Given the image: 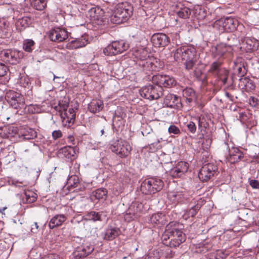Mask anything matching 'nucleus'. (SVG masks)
<instances>
[{"instance_id":"obj_1","label":"nucleus","mask_w":259,"mask_h":259,"mask_svg":"<svg viewBox=\"0 0 259 259\" xmlns=\"http://www.w3.org/2000/svg\"><path fill=\"white\" fill-rule=\"evenodd\" d=\"M164 240H169L170 247H177L185 240V234L180 229L178 225L172 226L169 224L162 236Z\"/></svg>"},{"instance_id":"obj_2","label":"nucleus","mask_w":259,"mask_h":259,"mask_svg":"<svg viewBox=\"0 0 259 259\" xmlns=\"http://www.w3.org/2000/svg\"><path fill=\"white\" fill-rule=\"evenodd\" d=\"M163 186V182L161 180L156 178H149L142 183L140 190L144 194H152L159 191Z\"/></svg>"},{"instance_id":"obj_3","label":"nucleus","mask_w":259,"mask_h":259,"mask_svg":"<svg viewBox=\"0 0 259 259\" xmlns=\"http://www.w3.org/2000/svg\"><path fill=\"white\" fill-rule=\"evenodd\" d=\"M163 90L162 87L155 85L149 84L143 87L140 91L142 97L149 100H157L163 95Z\"/></svg>"},{"instance_id":"obj_4","label":"nucleus","mask_w":259,"mask_h":259,"mask_svg":"<svg viewBox=\"0 0 259 259\" xmlns=\"http://www.w3.org/2000/svg\"><path fill=\"white\" fill-rule=\"evenodd\" d=\"M238 24L239 22L237 19L228 17L225 19L222 18L215 21L214 27L221 32H232L236 29Z\"/></svg>"},{"instance_id":"obj_5","label":"nucleus","mask_w":259,"mask_h":259,"mask_svg":"<svg viewBox=\"0 0 259 259\" xmlns=\"http://www.w3.org/2000/svg\"><path fill=\"white\" fill-rule=\"evenodd\" d=\"M68 105V103L62 104L59 102V106H56L55 109L59 111L63 122L65 123L66 124L68 123L67 126H70L75 120V113L72 108L67 110Z\"/></svg>"},{"instance_id":"obj_6","label":"nucleus","mask_w":259,"mask_h":259,"mask_svg":"<svg viewBox=\"0 0 259 259\" xmlns=\"http://www.w3.org/2000/svg\"><path fill=\"white\" fill-rule=\"evenodd\" d=\"M110 149L112 152L122 158L127 157L130 154L132 147L127 142L120 139L114 142L111 145Z\"/></svg>"},{"instance_id":"obj_7","label":"nucleus","mask_w":259,"mask_h":259,"mask_svg":"<svg viewBox=\"0 0 259 259\" xmlns=\"http://www.w3.org/2000/svg\"><path fill=\"white\" fill-rule=\"evenodd\" d=\"M128 45L124 41H115L107 46L103 50L106 55H116L126 50Z\"/></svg>"},{"instance_id":"obj_8","label":"nucleus","mask_w":259,"mask_h":259,"mask_svg":"<svg viewBox=\"0 0 259 259\" xmlns=\"http://www.w3.org/2000/svg\"><path fill=\"white\" fill-rule=\"evenodd\" d=\"M217 169V166L213 163L204 164L199 172L198 177L200 180L202 182L207 181L214 175Z\"/></svg>"},{"instance_id":"obj_9","label":"nucleus","mask_w":259,"mask_h":259,"mask_svg":"<svg viewBox=\"0 0 259 259\" xmlns=\"http://www.w3.org/2000/svg\"><path fill=\"white\" fill-rule=\"evenodd\" d=\"M23 52L17 50H7L2 52L4 60L11 64H16L23 58Z\"/></svg>"},{"instance_id":"obj_10","label":"nucleus","mask_w":259,"mask_h":259,"mask_svg":"<svg viewBox=\"0 0 259 259\" xmlns=\"http://www.w3.org/2000/svg\"><path fill=\"white\" fill-rule=\"evenodd\" d=\"M5 99L11 106L15 109L20 108V105L23 103V98L21 95L14 91L10 90L7 92Z\"/></svg>"},{"instance_id":"obj_11","label":"nucleus","mask_w":259,"mask_h":259,"mask_svg":"<svg viewBox=\"0 0 259 259\" xmlns=\"http://www.w3.org/2000/svg\"><path fill=\"white\" fill-rule=\"evenodd\" d=\"M153 81L158 85L164 87L170 88L176 83L174 77L166 75H157L153 77Z\"/></svg>"},{"instance_id":"obj_12","label":"nucleus","mask_w":259,"mask_h":259,"mask_svg":"<svg viewBox=\"0 0 259 259\" xmlns=\"http://www.w3.org/2000/svg\"><path fill=\"white\" fill-rule=\"evenodd\" d=\"M151 42L155 47L163 48L168 44L169 38L164 33H157L152 36Z\"/></svg>"},{"instance_id":"obj_13","label":"nucleus","mask_w":259,"mask_h":259,"mask_svg":"<svg viewBox=\"0 0 259 259\" xmlns=\"http://www.w3.org/2000/svg\"><path fill=\"white\" fill-rule=\"evenodd\" d=\"M49 36L52 41L61 42L67 38L68 33L64 29L56 28L50 31Z\"/></svg>"},{"instance_id":"obj_14","label":"nucleus","mask_w":259,"mask_h":259,"mask_svg":"<svg viewBox=\"0 0 259 259\" xmlns=\"http://www.w3.org/2000/svg\"><path fill=\"white\" fill-rule=\"evenodd\" d=\"M188 168L189 164L187 162H179L175 167L170 170V175L173 178H180L188 171Z\"/></svg>"},{"instance_id":"obj_15","label":"nucleus","mask_w":259,"mask_h":259,"mask_svg":"<svg viewBox=\"0 0 259 259\" xmlns=\"http://www.w3.org/2000/svg\"><path fill=\"white\" fill-rule=\"evenodd\" d=\"M115 11L117 15H120L124 21H125L132 15L133 8L127 4H121L117 6Z\"/></svg>"},{"instance_id":"obj_16","label":"nucleus","mask_w":259,"mask_h":259,"mask_svg":"<svg viewBox=\"0 0 259 259\" xmlns=\"http://www.w3.org/2000/svg\"><path fill=\"white\" fill-rule=\"evenodd\" d=\"M232 50L231 46L222 43L215 46L214 51H213V55L214 57L220 59L224 57L227 53H230Z\"/></svg>"},{"instance_id":"obj_17","label":"nucleus","mask_w":259,"mask_h":259,"mask_svg":"<svg viewBox=\"0 0 259 259\" xmlns=\"http://www.w3.org/2000/svg\"><path fill=\"white\" fill-rule=\"evenodd\" d=\"M104 14V12L100 8H92L88 11L87 16L90 18L93 22H96V21H100Z\"/></svg>"},{"instance_id":"obj_18","label":"nucleus","mask_w":259,"mask_h":259,"mask_svg":"<svg viewBox=\"0 0 259 259\" xmlns=\"http://www.w3.org/2000/svg\"><path fill=\"white\" fill-rule=\"evenodd\" d=\"M94 248L89 246H80L74 252V256L76 259H80L90 254Z\"/></svg>"},{"instance_id":"obj_19","label":"nucleus","mask_w":259,"mask_h":259,"mask_svg":"<svg viewBox=\"0 0 259 259\" xmlns=\"http://www.w3.org/2000/svg\"><path fill=\"white\" fill-rule=\"evenodd\" d=\"M257 46L258 42L256 40L247 38L242 41L241 48L244 49L246 52H251L255 50Z\"/></svg>"},{"instance_id":"obj_20","label":"nucleus","mask_w":259,"mask_h":259,"mask_svg":"<svg viewBox=\"0 0 259 259\" xmlns=\"http://www.w3.org/2000/svg\"><path fill=\"white\" fill-rule=\"evenodd\" d=\"M66 218L63 214H57L53 217L50 221L49 227L52 229L61 226L66 220Z\"/></svg>"},{"instance_id":"obj_21","label":"nucleus","mask_w":259,"mask_h":259,"mask_svg":"<svg viewBox=\"0 0 259 259\" xmlns=\"http://www.w3.org/2000/svg\"><path fill=\"white\" fill-rule=\"evenodd\" d=\"M243 157L242 153L236 148H232L229 151L228 160L230 163L238 162Z\"/></svg>"},{"instance_id":"obj_22","label":"nucleus","mask_w":259,"mask_h":259,"mask_svg":"<svg viewBox=\"0 0 259 259\" xmlns=\"http://www.w3.org/2000/svg\"><path fill=\"white\" fill-rule=\"evenodd\" d=\"M88 44V40L85 37L81 36L80 38L72 40L69 44L68 48L70 49H76L85 46Z\"/></svg>"},{"instance_id":"obj_23","label":"nucleus","mask_w":259,"mask_h":259,"mask_svg":"<svg viewBox=\"0 0 259 259\" xmlns=\"http://www.w3.org/2000/svg\"><path fill=\"white\" fill-rule=\"evenodd\" d=\"M178 9L175 11L176 14L181 18L188 19L191 14V11L189 8L182 5L178 6Z\"/></svg>"},{"instance_id":"obj_24","label":"nucleus","mask_w":259,"mask_h":259,"mask_svg":"<svg viewBox=\"0 0 259 259\" xmlns=\"http://www.w3.org/2000/svg\"><path fill=\"white\" fill-rule=\"evenodd\" d=\"M164 215L161 213L153 214L150 218V223L154 226H161L165 224Z\"/></svg>"},{"instance_id":"obj_25","label":"nucleus","mask_w":259,"mask_h":259,"mask_svg":"<svg viewBox=\"0 0 259 259\" xmlns=\"http://www.w3.org/2000/svg\"><path fill=\"white\" fill-rule=\"evenodd\" d=\"M89 109L92 113L100 111L103 108V102L100 100H93L89 104Z\"/></svg>"},{"instance_id":"obj_26","label":"nucleus","mask_w":259,"mask_h":259,"mask_svg":"<svg viewBox=\"0 0 259 259\" xmlns=\"http://www.w3.org/2000/svg\"><path fill=\"white\" fill-rule=\"evenodd\" d=\"M165 102L170 107H179L178 104L180 103V100L176 95L168 94L165 97Z\"/></svg>"},{"instance_id":"obj_27","label":"nucleus","mask_w":259,"mask_h":259,"mask_svg":"<svg viewBox=\"0 0 259 259\" xmlns=\"http://www.w3.org/2000/svg\"><path fill=\"white\" fill-rule=\"evenodd\" d=\"M133 55L135 58L137 59L136 62L141 60L146 59L147 57H149L147 50L144 48H140L135 50Z\"/></svg>"},{"instance_id":"obj_28","label":"nucleus","mask_w":259,"mask_h":259,"mask_svg":"<svg viewBox=\"0 0 259 259\" xmlns=\"http://www.w3.org/2000/svg\"><path fill=\"white\" fill-rule=\"evenodd\" d=\"M136 63L145 70H153L152 59L148 57L146 59H143L137 61Z\"/></svg>"},{"instance_id":"obj_29","label":"nucleus","mask_w":259,"mask_h":259,"mask_svg":"<svg viewBox=\"0 0 259 259\" xmlns=\"http://www.w3.org/2000/svg\"><path fill=\"white\" fill-rule=\"evenodd\" d=\"M10 35L8 24L4 19H0V36L8 37Z\"/></svg>"},{"instance_id":"obj_30","label":"nucleus","mask_w":259,"mask_h":259,"mask_svg":"<svg viewBox=\"0 0 259 259\" xmlns=\"http://www.w3.org/2000/svg\"><path fill=\"white\" fill-rule=\"evenodd\" d=\"M75 147L71 146H65L60 150V153H62L65 157L70 158L73 156L75 153Z\"/></svg>"},{"instance_id":"obj_31","label":"nucleus","mask_w":259,"mask_h":259,"mask_svg":"<svg viewBox=\"0 0 259 259\" xmlns=\"http://www.w3.org/2000/svg\"><path fill=\"white\" fill-rule=\"evenodd\" d=\"M107 191L105 189H98L92 193V199L105 200L106 197Z\"/></svg>"},{"instance_id":"obj_32","label":"nucleus","mask_w":259,"mask_h":259,"mask_svg":"<svg viewBox=\"0 0 259 259\" xmlns=\"http://www.w3.org/2000/svg\"><path fill=\"white\" fill-rule=\"evenodd\" d=\"M119 234L120 230L118 228H115L109 229L107 231L104 238L106 240H111L118 236Z\"/></svg>"},{"instance_id":"obj_33","label":"nucleus","mask_w":259,"mask_h":259,"mask_svg":"<svg viewBox=\"0 0 259 259\" xmlns=\"http://www.w3.org/2000/svg\"><path fill=\"white\" fill-rule=\"evenodd\" d=\"M183 95L189 103L195 99V93L191 88H186L183 91Z\"/></svg>"},{"instance_id":"obj_34","label":"nucleus","mask_w":259,"mask_h":259,"mask_svg":"<svg viewBox=\"0 0 259 259\" xmlns=\"http://www.w3.org/2000/svg\"><path fill=\"white\" fill-rule=\"evenodd\" d=\"M196 52L194 49L189 48L186 47V51L184 53L183 61L189 59H194L195 57Z\"/></svg>"},{"instance_id":"obj_35","label":"nucleus","mask_w":259,"mask_h":259,"mask_svg":"<svg viewBox=\"0 0 259 259\" xmlns=\"http://www.w3.org/2000/svg\"><path fill=\"white\" fill-rule=\"evenodd\" d=\"M186 51V47L178 48L174 54V59L178 62L183 61L184 53Z\"/></svg>"},{"instance_id":"obj_36","label":"nucleus","mask_w":259,"mask_h":259,"mask_svg":"<svg viewBox=\"0 0 259 259\" xmlns=\"http://www.w3.org/2000/svg\"><path fill=\"white\" fill-rule=\"evenodd\" d=\"M221 65L222 62L220 61H215L213 62L210 65L208 71L214 75H219Z\"/></svg>"},{"instance_id":"obj_37","label":"nucleus","mask_w":259,"mask_h":259,"mask_svg":"<svg viewBox=\"0 0 259 259\" xmlns=\"http://www.w3.org/2000/svg\"><path fill=\"white\" fill-rule=\"evenodd\" d=\"M3 130L8 134L7 137H14L18 132L17 127L13 125H9L4 127Z\"/></svg>"},{"instance_id":"obj_38","label":"nucleus","mask_w":259,"mask_h":259,"mask_svg":"<svg viewBox=\"0 0 259 259\" xmlns=\"http://www.w3.org/2000/svg\"><path fill=\"white\" fill-rule=\"evenodd\" d=\"M47 6L46 0H33V8L38 11H42Z\"/></svg>"},{"instance_id":"obj_39","label":"nucleus","mask_w":259,"mask_h":259,"mask_svg":"<svg viewBox=\"0 0 259 259\" xmlns=\"http://www.w3.org/2000/svg\"><path fill=\"white\" fill-rule=\"evenodd\" d=\"M79 184L78 178L76 176H71L68 180L67 185L68 187L76 188Z\"/></svg>"},{"instance_id":"obj_40","label":"nucleus","mask_w":259,"mask_h":259,"mask_svg":"<svg viewBox=\"0 0 259 259\" xmlns=\"http://www.w3.org/2000/svg\"><path fill=\"white\" fill-rule=\"evenodd\" d=\"M200 208V206L199 204H197L194 206L191 207L189 211H187L184 215L185 219L189 217H194L197 212V211Z\"/></svg>"},{"instance_id":"obj_41","label":"nucleus","mask_w":259,"mask_h":259,"mask_svg":"<svg viewBox=\"0 0 259 259\" xmlns=\"http://www.w3.org/2000/svg\"><path fill=\"white\" fill-rule=\"evenodd\" d=\"M111 21L114 24H120L123 23L124 20L120 17V15H117V12L115 10L111 16Z\"/></svg>"},{"instance_id":"obj_42","label":"nucleus","mask_w":259,"mask_h":259,"mask_svg":"<svg viewBox=\"0 0 259 259\" xmlns=\"http://www.w3.org/2000/svg\"><path fill=\"white\" fill-rule=\"evenodd\" d=\"M32 40L30 39H26L23 41V49L27 52L32 51Z\"/></svg>"},{"instance_id":"obj_43","label":"nucleus","mask_w":259,"mask_h":259,"mask_svg":"<svg viewBox=\"0 0 259 259\" xmlns=\"http://www.w3.org/2000/svg\"><path fill=\"white\" fill-rule=\"evenodd\" d=\"M212 139L210 137H206L204 139L202 143V148L204 151L208 150L211 146Z\"/></svg>"},{"instance_id":"obj_44","label":"nucleus","mask_w":259,"mask_h":259,"mask_svg":"<svg viewBox=\"0 0 259 259\" xmlns=\"http://www.w3.org/2000/svg\"><path fill=\"white\" fill-rule=\"evenodd\" d=\"M21 83L22 85L27 89L31 91L32 86L31 85V82L30 79L28 77H25L22 79Z\"/></svg>"},{"instance_id":"obj_45","label":"nucleus","mask_w":259,"mask_h":259,"mask_svg":"<svg viewBox=\"0 0 259 259\" xmlns=\"http://www.w3.org/2000/svg\"><path fill=\"white\" fill-rule=\"evenodd\" d=\"M87 217L89 220H93L94 221L101 220L100 215L98 212L92 211L87 214Z\"/></svg>"},{"instance_id":"obj_46","label":"nucleus","mask_w":259,"mask_h":259,"mask_svg":"<svg viewBox=\"0 0 259 259\" xmlns=\"http://www.w3.org/2000/svg\"><path fill=\"white\" fill-rule=\"evenodd\" d=\"M169 134L179 135L181 133L180 128L174 124L170 125L168 128Z\"/></svg>"},{"instance_id":"obj_47","label":"nucleus","mask_w":259,"mask_h":259,"mask_svg":"<svg viewBox=\"0 0 259 259\" xmlns=\"http://www.w3.org/2000/svg\"><path fill=\"white\" fill-rule=\"evenodd\" d=\"M188 130L192 134H194L196 131V125L193 121H189L186 124Z\"/></svg>"},{"instance_id":"obj_48","label":"nucleus","mask_w":259,"mask_h":259,"mask_svg":"<svg viewBox=\"0 0 259 259\" xmlns=\"http://www.w3.org/2000/svg\"><path fill=\"white\" fill-rule=\"evenodd\" d=\"M20 24L22 27H26L31 24V20L30 18H23L20 20Z\"/></svg>"},{"instance_id":"obj_49","label":"nucleus","mask_w":259,"mask_h":259,"mask_svg":"<svg viewBox=\"0 0 259 259\" xmlns=\"http://www.w3.org/2000/svg\"><path fill=\"white\" fill-rule=\"evenodd\" d=\"M8 70V68L4 64L0 62V77L5 76Z\"/></svg>"},{"instance_id":"obj_50","label":"nucleus","mask_w":259,"mask_h":259,"mask_svg":"<svg viewBox=\"0 0 259 259\" xmlns=\"http://www.w3.org/2000/svg\"><path fill=\"white\" fill-rule=\"evenodd\" d=\"M30 192H25L24 193V196L23 197L22 200L23 203H30L31 202L32 196L29 194Z\"/></svg>"},{"instance_id":"obj_51","label":"nucleus","mask_w":259,"mask_h":259,"mask_svg":"<svg viewBox=\"0 0 259 259\" xmlns=\"http://www.w3.org/2000/svg\"><path fill=\"white\" fill-rule=\"evenodd\" d=\"M184 63L187 69H191L195 64V58L194 59H189L185 61Z\"/></svg>"},{"instance_id":"obj_52","label":"nucleus","mask_w":259,"mask_h":259,"mask_svg":"<svg viewBox=\"0 0 259 259\" xmlns=\"http://www.w3.org/2000/svg\"><path fill=\"white\" fill-rule=\"evenodd\" d=\"M62 136V133L60 130H56L52 132L53 139L57 140Z\"/></svg>"},{"instance_id":"obj_53","label":"nucleus","mask_w":259,"mask_h":259,"mask_svg":"<svg viewBox=\"0 0 259 259\" xmlns=\"http://www.w3.org/2000/svg\"><path fill=\"white\" fill-rule=\"evenodd\" d=\"M168 198L172 201H176L177 200V197L178 196L177 193L175 192H169L167 195Z\"/></svg>"},{"instance_id":"obj_54","label":"nucleus","mask_w":259,"mask_h":259,"mask_svg":"<svg viewBox=\"0 0 259 259\" xmlns=\"http://www.w3.org/2000/svg\"><path fill=\"white\" fill-rule=\"evenodd\" d=\"M249 184L253 188L259 189V182L256 180H250Z\"/></svg>"},{"instance_id":"obj_55","label":"nucleus","mask_w":259,"mask_h":259,"mask_svg":"<svg viewBox=\"0 0 259 259\" xmlns=\"http://www.w3.org/2000/svg\"><path fill=\"white\" fill-rule=\"evenodd\" d=\"M249 103L253 106H256L258 105V101L257 99L254 97H250L249 98Z\"/></svg>"},{"instance_id":"obj_56","label":"nucleus","mask_w":259,"mask_h":259,"mask_svg":"<svg viewBox=\"0 0 259 259\" xmlns=\"http://www.w3.org/2000/svg\"><path fill=\"white\" fill-rule=\"evenodd\" d=\"M46 256L47 259H62L57 254H50Z\"/></svg>"},{"instance_id":"obj_57","label":"nucleus","mask_w":259,"mask_h":259,"mask_svg":"<svg viewBox=\"0 0 259 259\" xmlns=\"http://www.w3.org/2000/svg\"><path fill=\"white\" fill-rule=\"evenodd\" d=\"M203 118H201L200 117H198L197 118V120L198 121V126L199 127H202V126H204V125L203 124Z\"/></svg>"},{"instance_id":"obj_58","label":"nucleus","mask_w":259,"mask_h":259,"mask_svg":"<svg viewBox=\"0 0 259 259\" xmlns=\"http://www.w3.org/2000/svg\"><path fill=\"white\" fill-rule=\"evenodd\" d=\"M129 216H130V215H129L128 214H127H127H126L124 215V219H125V220H127L128 221H131V220H132L134 219V215H133L132 217H130V219L128 218V217H129Z\"/></svg>"},{"instance_id":"obj_59","label":"nucleus","mask_w":259,"mask_h":259,"mask_svg":"<svg viewBox=\"0 0 259 259\" xmlns=\"http://www.w3.org/2000/svg\"><path fill=\"white\" fill-rule=\"evenodd\" d=\"M7 208V207H4L2 208H0V213H1L2 214H5L3 211Z\"/></svg>"},{"instance_id":"obj_60","label":"nucleus","mask_w":259,"mask_h":259,"mask_svg":"<svg viewBox=\"0 0 259 259\" xmlns=\"http://www.w3.org/2000/svg\"><path fill=\"white\" fill-rule=\"evenodd\" d=\"M238 73L239 74H241V72H242V67L241 66H240L238 68Z\"/></svg>"},{"instance_id":"obj_61","label":"nucleus","mask_w":259,"mask_h":259,"mask_svg":"<svg viewBox=\"0 0 259 259\" xmlns=\"http://www.w3.org/2000/svg\"><path fill=\"white\" fill-rule=\"evenodd\" d=\"M222 81L223 82L224 84H225L227 82V77H225V78H222Z\"/></svg>"},{"instance_id":"obj_62","label":"nucleus","mask_w":259,"mask_h":259,"mask_svg":"<svg viewBox=\"0 0 259 259\" xmlns=\"http://www.w3.org/2000/svg\"><path fill=\"white\" fill-rule=\"evenodd\" d=\"M33 110H34V111H33V113H35V112L39 113V112H40V111H39L38 110H36V109H35V108H34V106H33Z\"/></svg>"},{"instance_id":"obj_63","label":"nucleus","mask_w":259,"mask_h":259,"mask_svg":"<svg viewBox=\"0 0 259 259\" xmlns=\"http://www.w3.org/2000/svg\"><path fill=\"white\" fill-rule=\"evenodd\" d=\"M36 84H37L38 86H40V81L38 80L37 81H36Z\"/></svg>"},{"instance_id":"obj_64","label":"nucleus","mask_w":259,"mask_h":259,"mask_svg":"<svg viewBox=\"0 0 259 259\" xmlns=\"http://www.w3.org/2000/svg\"><path fill=\"white\" fill-rule=\"evenodd\" d=\"M39 175V170H38L36 171V177H38Z\"/></svg>"}]
</instances>
